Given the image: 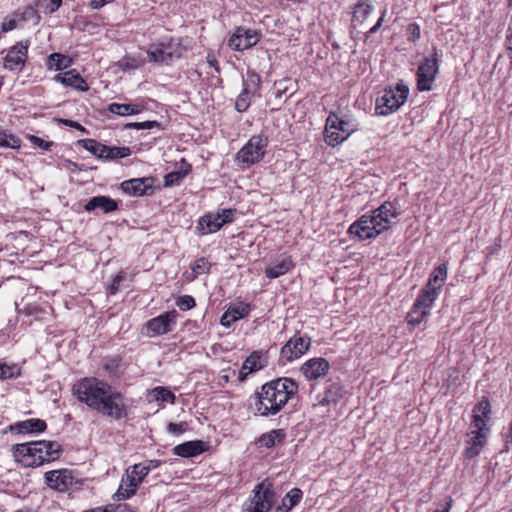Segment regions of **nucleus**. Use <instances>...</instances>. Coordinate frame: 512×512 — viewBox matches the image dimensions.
I'll list each match as a JSON object with an SVG mask.
<instances>
[{
    "mask_svg": "<svg viewBox=\"0 0 512 512\" xmlns=\"http://www.w3.org/2000/svg\"><path fill=\"white\" fill-rule=\"evenodd\" d=\"M11 428L19 433H34L43 432L47 425L44 420L32 418L17 422Z\"/></svg>",
    "mask_w": 512,
    "mask_h": 512,
    "instance_id": "c85d7f7f",
    "label": "nucleus"
},
{
    "mask_svg": "<svg viewBox=\"0 0 512 512\" xmlns=\"http://www.w3.org/2000/svg\"><path fill=\"white\" fill-rule=\"evenodd\" d=\"M302 498V491L298 488H293L283 498V506L286 507V511H289L296 506Z\"/></svg>",
    "mask_w": 512,
    "mask_h": 512,
    "instance_id": "4c0bfd02",
    "label": "nucleus"
},
{
    "mask_svg": "<svg viewBox=\"0 0 512 512\" xmlns=\"http://www.w3.org/2000/svg\"><path fill=\"white\" fill-rule=\"evenodd\" d=\"M275 500V493L264 483L257 484L253 496L245 503L242 512H269Z\"/></svg>",
    "mask_w": 512,
    "mask_h": 512,
    "instance_id": "9d476101",
    "label": "nucleus"
},
{
    "mask_svg": "<svg viewBox=\"0 0 512 512\" xmlns=\"http://www.w3.org/2000/svg\"><path fill=\"white\" fill-rule=\"evenodd\" d=\"M400 214V208L396 203L386 201L371 214H364L351 224L348 233L355 235L360 240L375 238L392 228L397 223Z\"/></svg>",
    "mask_w": 512,
    "mask_h": 512,
    "instance_id": "f03ea898",
    "label": "nucleus"
},
{
    "mask_svg": "<svg viewBox=\"0 0 512 512\" xmlns=\"http://www.w3.org/2000/svg\"><path fill=\"white\" fill-rule=\"evenodd\" d=\"M61 122L66 126H69V127L75 128L81 132L87 133L86 128L83 127L80 123H78L76 121L64 119V120H61Z\"/></svg>",
    "mask_w": 512,
    "mask_h": 512,
    "instance_id": "680f3d73",
    "label": "nucleus"
},
{
    "mask_svg": "<svg viewBox=\"0 0 512 512\" xmlns=\"http://www.w3.org/2000/svg\"><path fill=\"white\" fill-rule=\"evenodd\" d=\"M311 342V338L307 335L297 333L281 348L280 356L286 362H292L309 350Z\"/></svg>",
    "mask_w": 512,
    "mask_h": 512,
    "instance_id": "ddd939ff",
    "label": "nucleus"
},
{
    "mask_svg": "<svg viewBox=\"0 0 512 512\" xmlns=\"http://www.w3.org/2000/svg\"><path fill=\"white\" fill-rule=\"evenodd\" d=\"M344 396V389L340 383L331 382L327 385L322 399L321 405L336 404Z\"/></svg>",
    "mask_w": 512,
    "mask_h": 512,
    "instance_id": "c756f323",
    "label": "nucleus"
},
{
    "mask_svg": "<svg viewBox=\"0 0 512 512\" xmlns=\"http://www.w3.org/2000/svg\"><path fill=\"white\" fill-rule=\"evenodd\" d=\"M20 145L21 141L19 138L5 131H0V147L18 149Z\"/></svg>",
    "mask_w": 512,
    "mask_h": 512,
    "instance_id": "58836bf2",
    "label": "nucleus"
},
{
    "mask_svg": "<svg viewBox=\"0 0 512 512\" xmlns=\"http://www.w3.org/2000/svg\"><path fill=\"white\" fill-rule=\"evenodd\" d=\"M267 145L268 139L265 136L254 135L237 152L236 160L246 167L256 164L263 159Z\"/></svg>",
    "mask_w": 512,
    "mask_h": 512,
    "instance_id": "6e6552de",
    "label": "nucleus"
},
{
    "mask_svg": "<svg viewBox=\"0 0 512 512\" xmlns=\"http://www.w3.org/2000/svg\"><path fill=\"white\" fill-rule=\"evenodd\" d=\"M340 122H341V124H336V127L341 133L345 134V140H346L348 138V136L350 135V133L352 132V129L349 127V122L344 121L342 119H340Z\"/></svg>",
    "mask_w": 512,
    "mask_h": 512,
    "instance_id": "052dcab7",
    "label": "nucleus"
},
{
    "mask_svg": "<svg viewBox=\"0 0 512 512\" xmlns=\"http://www.w3.org/2000/svg\"><path fill=\"white\" fill-rule=\"evenodd\" d=\"M480 404H476L474 407V415H473V425L475 427L469 434V440L467 441L468 445L464 451V456L466 458H474L480 452V416L476 413V410Z\"/></svg>",
    "mask_w": 512,
    "mask_h": 512,
    "instance_id": "5701e85b",
    "label": "nucleus"
},
{
    "mask_svg": "<svg viewBox=\"0 0 512 512\" xmlns=\"http://www.w3.org/2000/svg\"><path fill=\"white\" fill-rule=\"evenodd\" d=\"M144 64V59L139 56L126 55L118 62V66L121 70H135Z\"/></svg>",
    "mask_w": 512,
    "mask_h": 512,
    "instance_id": "e433bc0d",
    "label": "nucleus"
},
{
    "mask_svg": "<svg viewBox=\"0 0 512 512\" xmlns=\"http://www.w3.org/2000/svg\"><path fill=\"white\" fill-rule=\"evenodd\" d=\"M409 88L404 84H397L382 91L376 99V113L387 116L397 111L407 100Z\"/></svg>",
    "mask_w": 512,
    "mask_h": 512,
    "instance_id": "0eeeda50",
    "label": "nucleus"
},
{
    "mask_svg": "<svg viewBox=\"0 0 512 512\" xmlns=\"http://www.w3.org/2000/svg\"><path fill=\"white\" fill-rule=\"evenodd\" d=\"M54 80L62 83L65 86L74 87L81 91L88 89L86 82L75 69L57 74L54 77Z\"/></svg>",
    "mask_w": 512,
    "mask_h": 512,
    "instance_id": "cd10ccee",
    "label": "nucleus"
},
{
    "mask_svg": "<svg viewBox=\"0 0 512 512\" xmlns=\"http://www.w3.org/2000/svg\"><path fill=\"white\" fill-rule=\"evenodd\" d=\"M295 263L290 255L285 253L278 255L265 269V275L269 279H276L290 272Z\"/></svg>",
    "mask_w": 512,
    "mask_h": 512,
    "instance_id": "4be33fe9",
    "label": "nucleus"
},
{
    "mask_svg": "<svg viewBox=\"0 0 512 512\" xmlns=\"http://www.w3.org/2000/svg\"><path fill=\"white\" fill-rule=\"evenodd\" d=\"M228 316L230 317V321H237L248 314L249 307L248 305H237L230 307L228 310Z\"/></svg>",
    "mask_w": 512,
    "mask_h": 512,
    "instance_id": "a18cd8bd",
    "label": "nucleus"
},
{
    "mask_svg": "<svg viewBox=\"0 0 512 512\" xmlns=\"http://www.w3.org/2000/svg\"><path fill=\"white\" fill-rule=\"evenodd\" d=\"M176 305L180 310L187 311L192 309L196 305V303L192 296L182 295L176 299Z\"/></svg>",
    "mask_w": 512,
    "mask_h": 512,
    "instance_id": "09e8293b",
    "label": "nucleus"
},
{
    "mask_svg": "<svg viewBox=\"0 0 512 512\" xmlns=\"http://www.w3.org/2000/svg\"><path fill=\"white\" fill-rule=\"evenodd\" d=\"M385 15H386V10H383L382 13H381V17L378 19V21L376 22V24L374 26H372L365 34V37L368 38L369 35L371 34H374L376 33L380 27L382 26L383 22H384V18H385Z\"/></svg>",
    "mask_w": 512,
    "mask_h": 512,
    "instance_id": "13d9d810",
    "label": "nucleus"
},
{
    "mask_svg": "<svg viewBox=\"0 0 512 512\" xmlns=\"http://www.w3.org/2000/svg\"><path fill=\"white\" fill-rule=\"evenodd\" d=\"M298 391V384L291 378L282 377L261 386L250 397V407L254 413L263 417L276 415Z\"/></svg>",
    "mask_w": 512,
    "mask_h": 512,
    "instance_id": "f257e3e1",
    "label": "nucleus"
},
{
    "mask_svg": "<svg viewBox=\"0 0 512 512\" xmlns=\"http://www.w3.org/2000/svg\"><path fill=\"white\" fill-rule=\"evenodd\" d=\"M447 277V267L445 264H441L437 266L428 281V283L425 285V287L422 289L420 295L427 298H431L432 301L435 302V300L438 298L440 290L442 286L445 283Z\"/></svg>",
    "mask_w": 512,
    "mask_h": 512,
    "instance_id": "f3484780",
    "label": "nucleus"
},
{
    "mask_svg": "<svg viewBox=\"0 0 512 512\" xmlns=\"http://www.w3.org/2000/svg\"><path fill=\"white\" fill-rule=\"evenodd\" d=\"M115 0H91L90 1V4L89 6L92 8V9H100L102 8L104 5L108 4V3H112L114 2Z\"/></svg>",
    "mask_w": 512,
    "mask_h": 512,
    "instance_id": "e2e57ef3",
    "label": "nucleus"
},
{
    "mask_svg": "<svg viewBox=\"0 0 512 512\" xmlns=\"http://www.w3.org/2000/svg\"><path fill=\"white\" fill-rule=\"evenodd\" d=\"M96 209H100L103 213H110L118 209V204L108 196H94L84 205V210L91 212Z\"/></svg>",
    "mask_w": 512,
    "mask_h": 512,
    "instance_id": "bb28decb",
    "label": "nucleus"
},
{
    "mask_svg": "<svg viewBox=\"0 0 512 512\" xmlns=\"http://www.w3.org/2000/svg\"><path fill=\"white\" fill-rule=\"evenodd\" d=\"M438 72L437 52L433 58H425L417 70V87L420 91H429Z\"/></svg>",
    "mask_w": 512,
    "mask_h": 512,
    "instance_id": "4468645a",
    "label": "nucleus"
},
{
    "mask_svg": "<svg viewBox=\"0 0 512 512\" xmlns=\"http://www.w3.org/2000/svg\"><path fill=\"white\" fill-rule=\"evenodd\" d=\"M261 83L260 76L255 72H248L247 80L244 82V88L250 92H255Z\"/></svg>",
    "mask_w": 512,
    "mask_h": 512,
    "instance_id": "49530a36",
    "label": "nucleus"
},
{
    "mask_svg": "<svg viewBox=\"0 0 512 512\" xmlns=\"http://www.w3.org/2000/svg\"><path fill=\"white\" fill-rule=\"evenodd\" d=\"M507 43H508L507 49L511 52V57H512V34L507 35Z\"/></svg>",
    "mask_w": 512,
    "mask_h": 512,
    "instance_id": "774afa93",
    "label": "nucleus"
},
{
    "mask_svg": "<svg viewBox=\"0 0 512 512\" xmlns=\"http://www.w3.org/2000/svg\"><path fill=\"white\" fill-rule=\"evenodd\" d=\"M230 317L231 316H228V311H226L222 317H221V320H220V323L225 326V327H229L234 321H230Z\"/></svg>",
    "mask_w": 512,
    "mask_h": 512,
    "instance_id": "69168bd1",
    "label": "nucleus"
},
{
    "mask_svg": "<svg viewBox=\"0 0 512 512\" xmlns=\"http://www.w3.org/2000/svg\"><path fill=\"white\" fill-rule=\"evenodd\" d=\"M490 412H491V406H490L489 401L485 397H482V419H481L482 438L485 436V432L489 431V428L491 425L490 418H489Z\"/></svg>",
    "mask_w": 512,
    "mask_h": 512,
    "instance_id": "ea45409f",
    "label": "nucleus"
},
{
    "mask_svg": "<svg viewBox=\"0 0 512 512\" xmlns=\"http://www.w3.org/2000/svg\"><path fill=\"white\" fill-rule=\"evenodd\" d=\"M289 82H290L289 78L275 82V88H276L275 97L276 98H281L282 95L287 91L288 86L286 84Z\"/></svg>",
    "mask_w": 512,
    "mask_h": 512,
    "instance_id": "3c124183",
    "label": "nucleus"
},
{
    "mask_svg": "<svg viewBox=\"0 0 512 512\" xmlns=\"http://www.w3.org/2000/svg\"><path fill=\"white\" fill-rule=\"evenodd\" d=\"M178 313L176 310H171L160 314L157 317L150 319L146 323L147 334L150 337L166 334L172 331L176 324Z\"/></svg>",
    "mask_w": 512,
    "mask_h": 512,
    "instance_id": "2eb2a0df",
    "label": "nucleus"
},
{
    "mask_svg": "<svg viewBox=\"0 0 512 512\" xmlns=\"http://www.w3.org/2000/svg\"><path fill=\"white\" fill-rule=\"evenodd\" d=\"M16 461L27 467H38L59 457L60 445L52 441L17 444L13 448Z\"/></svg>",
    "mask_w": 512,
    "mask_h": 512,
    "instance_id": "7ed1b4c3",
    "label": "nucleus"
},
{
    "mask_svg": "<svg viewBox=\"0 0 512 512\" xmlns=\"http://www.w3.org/2000/svg\"><path fill=\"white\" fill-rule=\"evenodd\" d=\"M108 110L119 116L136 115L144 110V106L141 104H120L111 103Z\"/></svg>",
    "mask_w": 512,
    "mask_h": 512,
    "instance_id": "2f4dec72",
    "label": "nucleus"
},
{
    "mask_svg": "<svg viewBox=\"0 0 512 512\" xmlns=\"http://www.w3.org/2000/svg\"><path fill=\"white\" fill-rule=\"evenodd\" d=\"M106 388L109 389L107 382L96 377H85L73 385L72 391L78 401L93 409Z\"/></svg>",
    "mask_w": 512,
    "mask_h": 512,
    "instance_id": "39448f33",
    "label": "nucleus"
},
{
    "mask_svg": "<svg viewBox=\"0 0 512 512\" xmlns=\"http://www.w3.org/2000/svg\"><path fill=\"white\" fill-rule=\"evenodd\" d=\"M149 60L159 64H170L182 56V48L172 38L153 43L147 50Z\"/></svg>",
    "mask_w": 512,
    "mask_h": 512,
    "instance_id": "1a4fd4ad",
    "label": "nucleus"
},
{
    "mask_svg": "<svg viewBox=\"0 0 512 512\" xmlns=\"http://www.w3.org/2000/svg\"><path fill=\"white\" fill-rule=\"evenodd\" d=\"M106 160L121 159L131 155L129 147H109L107 148Z\"/></svg>",
    "mask_w": 512,
    "mask_h": 512,
    "instance_id": "79ce46f5",
    "label": "nucleus"
},
{
    "mask_svg": "<svg viewBox=\"0 0 512 512\" xmlns=\"http://www.w3.org/2000/svg\"><path fill=\"white\" fill-rule=\"evenodd\" d=\"M181 175L178 172H172L165 176V186H172L179 182Z\"/></svg>",
    "mask_w": 512,
    "mask_h": 512,
    "instance_id": "bf43d9fd",
    "label": "nucleus"
},
{
    "mask_svg": "<svg viewBox=\"0 0 512 512\" xmlns=\"http://www.w3.org/2000/svg\"><path fill=\"white\" fill-rule=\"evenodd\" d=\"M17 27V20L15 18H5L2 22L1 29L3 32H9Z\"/></svg>",
    "mask_w": 512,
    "mask_h": 512,
    "instance_id": "4d7b16f0",
    "label": "nucleus"
},
{
    "mask_svg": "<svg viewBox=\"0 0 512 512\" xmlns=\"http://www.w3.org/2000/svg\"><path fill=\"white\" fill-rule=\"evenodd\" d=\"M206 449V443L201 440L187 441L176 445L173 448V454L180 457L189 458L203 453Z\"/></svg>",
    "mask_w": 512,
    "mask_h": 512,
    "instance_id": "a878e982",
    "label": "nucleus"
},
{
    "mask_svg": "<svg viewBox=\"0 0 512 512\" xmlns=\"http://www.w3.org/2000/svg\"><path fill=\"white\" fill-rule=\"evenodd\" d=\"M250 372H247V370H243V366L241 367L240 371H239V375H238V379L240 381H243L246 379L247 375L249 374Z\"/></svg>",
    "mask_w": 512,
    "mask_h": 512,
    "instance_id": "338daca9",
    "label": "nucleus"
},
{
    "mask_svg": "<svg viewBox=\"0 0 512 512\" xmlns=\"http://www.w3.org/2000/svg\"><path fill=\"white\" fill-rule=\"evenodd\" d=\"M150 470L151 466L144 463L129 467L123 475L119 488L113 498L116 501H122L132 497Z\"/></svg>",
    "mask_w": 512,
    "mask_h": 512,
    "instance_id": "423d86ee",
    "label": "nucleus"
},
{
    "mask_svg": "<svg viewBox=\"0 0 512 512\" xmlns=\"http://www.w3.org/2000/svg\"><path fill=\"white\" fill-rule=\"evenodd\" d=\"M267 364V358L262 352L254 351L251 353L243 363V370L247 372H256L264 368Z\"/></svg>",
    "mask_w": 512,
    "mask_h": 512,
    "instance_id": "7c9ffc66",
    "label": "nucleus"
},
{
    "mask_svg": "<svg viewBox=\"0 0 512 512\" xmlns=\"http://www.w3.org/2000/svg\"><path fill=\"white\" fill-rule=\"evenodd\" d=\"M31 143H33L34 145L38 146L39 148L43 149V150H49L50 147L53 145L52 142H47L45 140H43L42 138L40 137H37V136H30L29 137Z\"/></svg>",
    "mask_w": 512,
    "mask_h": 512,
    "instance_id": "864d4df0",
    "label": "nucleus"
},
{
    "mask_svg": "<svg viewBox=\"0 0 512 512\" xmlns=\"http://www.w3.org/2000/svg\"><path fill=\"white\" fill-rule=\"evenodd\" d=\"M433 304L434 301H432L429 296L426 298L419 294L411 310L407 314L406 319L408 324L416 326L422 323L430 314Z\"/></svg>",
    "mask_w": 512,
    "mask_h": 512,
    "instance_id": "6ab92c4d",
    "label": "nucleus"
},
{
    "mask_svg": "<svg viewBox=\"0 0 512 512\" xmlns=\"http://www.w3.org/2000/svg\"><path fill=\"white\" fill-rule=\"evenodd\" d=\"M45 483L53 490L66 492L79 485L80 480L72 470L59 469L46 472Z\"/></svg>",
    "mask_w": 512,
    "mask_h": 512,
    "instance_id": "9b49d317",
    "label": "nucleus"
},
{
    "mask_svg": "<svg viewBox=\"0 0 512 512\" xmlns=\"http://www.w3.org/2000/svg\"><path fill=\"white\" fill-rule=\"evenodd\" d=\"M250 91L247 88H244L243 91L239 94L235 102V109L238 112L246 111L250 106Z\"/></svg>",
    "mask_w": 512,
    "mask_h": 512,
    "instance_id": "37998d69",
    "label": "nucleus"
},
{
    "mask_svg": "<svg viewBox=\"0 0 512 512\" xmlns=\"http://www.w3.org/2000/svg\"><path fill=\"white\" fill-rule=\"evenodd\" d=\"M150 401L168 402L173 404L175 402V395L165 387H155L149 392Z\"/></svg>",
    "mask_w": 512,
    "mask_h": 512,
    "instance_id": "f704fd0d",
    "label": "nucleus"
},
{
    "mask_svg": "<svg viewBox=\"0 0 512 512\" xmlns=\"http://www.w3.org/2000/svg\"><path fill=\"white\" fill-rule=\"evenodd\" d=\"M79 144L86 149L87 151L91 152L93 155L100 159H105L107 157V148L108 146L101 144L97 142L94 139H83L79 140Z\"/></svg>",
    "mask_w": 512,
    "mask_h": 512,
    "instance_id": "72a5a7b5",
    "label": "nucleus"
},
{
    "mask_svg": "<svg viewBox=\"0 0 512 512\" xmlns=\"http://www.w3.org/2000/svg\"><path fill=\"white\" fill-rule=\"evenodd\" d=\"M167 430L171 434L180 435L186 430V424L185 423H169L167 426Z\"/></svg>",
    "mask_w": 512,
    "mask_h": 512,
    "instance_id": "5fc2aeb1",
    "label": "nucleus"
},
{
    "mask_svg": "<svg viewBox=\"0 0 512 512\" xmlns=\"http://www.w3.org/2000/svg\"><path fill=\"white\" fill-rule=\"evenodd\" d=\"M260 40V35L250 29L238 27L231 35L228 46L235 51H243L256 45Z\"/></svg>",
    "mask_w": 512,
    "mask_h": 512,
    "instance_id": "dca6fc26",
    "label": "nucleus"
},
{
    "mask_svg": "<svg viewBox=\"0 0 512 512\" xmlns=\"http://www.w3.org/2000/svg\"><path fill=\"white\" fill-rule=\"evenodd\" d=\"M126 129H160L161 125L157 121L132 122L125 125Z\"/></svg>",
    "mask_w": 512,
    "mask_h": 512,
    "instance_id": "de8ad7c7",
    "label": "nucleus"
},
{
    "mask_svg": "<svg viewBox=\"0 0 512 512\" xmlns=\"http://www.w3.org/2000/svg\"><path fill=\"white\" fill-rule=\"evenodd\" d=\"M93 410L114 420H120L128 416L129 405L126 397L109 384V389L104 390Z\"/></svg>",
    "mask_w": 512,
    "mask_h": 512,
    "instance_id": "20e7f679",
    "label": "nucleus"
},
{
    "mask_svg": "<svg viewBox=\"0 0 512 512\" xmlns=\"http://www.w3.org/2000/svg\"><path fill=\"white\" fill-rule=\"evenodd\" d=\"M285 438V432L282 429H275L270 431L269 433L262 434L258 443L262 447L271 448L278 443H281Z\"/></svg>",
    "mask_w": 512,
    "mask_h": 512,
    "instance_id": "473e14b6",
    "label": "nucleus"
},
{
    "mask_svg": "<svg viewBox=\"0 0 512 512\" xmlns=\"http://www.w3.org/2000/svg\"><path fill=\"white\" fill-rule=\"evenodd\" d=\"M123 278L124 277L121 274H118V275L115 276V278L113 279V282H112V284L110 286V293L111 294L116 293V291L118 290L119 284L121 283Z\"/></svg>",
    "mask_w": 512,
    "mask_h": 512,
    "instance_id": "0e129e2a",
    "label": "nucleus"
},
{
    "mask_svg": "<svg viewBox=\"0 0 512 512\" xmlns=\"http://www.w3.org/2000/svg\"><path fill=\"white\" fill-rule=\"evenodd\" d=\"M39 16L36 12V10L32 6H27L24 8L23 12L21 13V20H32L36 19L39 20Z\"/></svg>",
    "mask_w": 512,
    "mask_h": 512,
    "instance_id": "603ef678",
    "label": "nucleus"
},
{
    "mask_svg": "<svg viewBox=\"0 0 512 512\" xmlns=\"http://www.w3.org/2000/svg\"><path fill=\"white\" fill-rule=\"evenodd\" d=\"M234 218V210L222 209L215 213H207L198 222L197 229L202 235L217 232L224 224L231 223Z\"/></svg>",
    "mask_w": 512,
    "mask_h": 512,
    "instance_id": "f8f14e48",
    "label": "nucleus"
},
{
    "mask_svg": "<svg viewBox=\"0 0 512 512\" xmlns=\"http://www.w3.org/2000/svg\"><path fill=\"white\" fill-rule=\"evenodd\" d=\"M28 44L18 42L12 46L4 58L3 65L11 71H19L24 67L27 59Z\"/></svg>",
    "mask_w": 512,
    "mask_h": 512,
    "instance_id": "aec40b11",
    "label": "nucleus"
},
{
    "mask_svg": "<svg viewBox=\"0 0 512 512\" xmlns=\"http://www.w3.org/2000/svg\"><path fill=\"white\" fill-rule=\"evenodd\" d=\"M330 369L329 362L322 357H315L304 362L300 368L307 380H316L324 377Z\"/></svg>",
    "mask_w": 512,
    "mask_h": 512,
    "instance_id": "412c9836",
    "label": "nucleus"
},
{
    "mask_svg": "<svg viewBox=\"0 0 512 512\" xmlns=\"http://www.w3.org/2000/svg\"><path fill=\"white\" fill-rule=\"evenodd\" d=\"M71 65V59L59 53H52L47 60L48 69L64 70Z\"/></svg>",
    "mask_w": 512,
    "mask_h": 512,
    "instance_id": "c9c22d12",
    "label": "nucleus"
},
{
    "mask_svg": "<svg viewBox=\"0 0 512 512\" xmlns=\"http://www.w3.org/2000/svg\"><path fill=\"white\" fill-rule=\"evenodd\" d=\"M374 7L369 1L358 2L353 9L351 18L352 31L360 30L364 27L365 21L373 12Z\"/></svg>",
    "mask_w": 512,
    "mask_h": 512,
    "instance_id": "393cba45",
    "label": "nucleus"
},
{
    "mask_svg": "<svg viewBox=\"0 0 512 512\" xmlns=\"http://www.w3.org/2000/svg\"><path fill=\"white\" fill-rule=\"evenodd\" d=\"M407 39L410 42H416L421 35L420 26L417 23H411L407 27Z\"/></svg>",
    "mask_w": 512,
    "mask_h": 512,
    "instance_id": "8fccbe9b",
    "label": "nucleus"
},
{
    "mask_svg": "<svg viewBox=\"0 0 512 512\" xmlns=\"http://www.w3.org/2000/svg\"><path fill=\"white\" fill-rule=\"evenodd\" d=\"M154 182L153 177L134 178L123 181L121 183V189L124 193L134 197L151 195L153 193Z\"/></svg>",
    "mask_w": 512,
    "mask_h": 512,
    "instance_id": "a211bd4d",
    "label": "nucleus"
},
{
    "mask_svg": "<svg viewBox=\"0 0 512 512\" xmlns=\"http://www.w3.org/2000/svg\"><path fill=\"white\" fill-rule=\"evenodd\" d=\"M48 3L44 7V11L47 14L56 12L62 4V0H47Z\"/></svg>",
    "mask_w": 512,
    "mask_h": 512,
    "instance_id": "6e6d98bb",
    "label": "nucleus"
},
{
    "mask_svg": "<svg viewBox=\"0 0 512 512\" xmlns=\"http://www.w3.org/2000/svg\"><path fill=\"white\" fill-rule=\"evenodd\" d=\"M210 267V262L206 258L202 257L194 262V264L191 266V269L194 273V276L196 277L198 275L208 273Z\"/></svg>",
    "mask_w": 512,
    "mask_h": 512,
    "instance_id": "c03bdc74",
    "label": "nucleus"
},
{
    "mask_svg": "<svg viewBox=\"0 0 512 512\" xmlns=\"http://www.w3.org/2000/svg\"><path fill=\"white\" fill-rule=\"evenodd\" d=\"M20 375V368L16 364L8 365L0 363V379L16 378Z\"/></svg>",
    "mask_w": 512,
    "mask_h": 512,
    "instance_id": "a19ab883",
    "label": "nucleus"
},
{
    "mask_svg": "<svg viewBox=\"0 0 512 512\" xmlns=\"http://www.w3.org/2000/svg\"><path fill=\"white\" fill-rule=\"evenodd\" d=\"M336 124H341L340 118L336 114L331 113L326 120L325 142L332 147L339 145L345 140V134L337 129Z\"/></svg>",
    "mask_w": 512,
    "mask_h": 512,
    "instance_id": "b1692460",
    "label": "nucleus"
}]
</instances>
